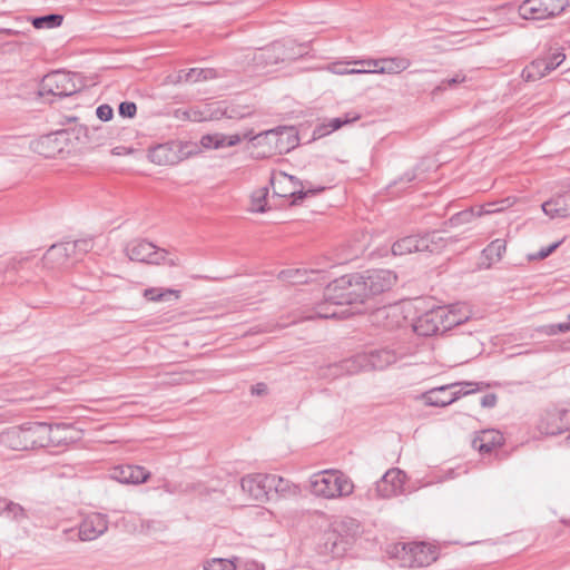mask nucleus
<instances>
[{"mask_svg": "<svg viewBox=\"0 0 570 570\" xmlns=\"http://www.w3.org/2000/svg\"><path fill=\"white\" fill-rule=\"evenodd\" d=\"M396 275L389 269L366 271L336 278L327 285V298L336 303H364L367 298L392 288Z\"/></svg>", "mask_w": 570, "mask_h": 570, "instance_id": "nucleus-1", "label": "nucleus"}, {"mask_svg": "<svg viewBox=\"0 0 570 570\" xmlns=\"http://www.w3.org/2000/svg\"><path fill=\"white\" fill-rule=\"evenodd\" d=\"M68 426L33 422L20 426H11L0 433V445L13 451H27L59 443L58 432Z\"/></svg>", "mask_w": 570, "mask_h": 570, "instance_id": "nucleus-2", "label": "nucleus"}, {"mask_svg": "<svg viewBox=\"0 0 570 570\" xmlns=\"http://www.w3.org/2000/svg\"><path fill=\"white\" fill-rule=\"evenodd\" d=\"M309 489L316 497L337 499L352 494L354 484L352 480L340 470H324L311 476Z\"/></svg>", "mask_w": 570, "mask_h": 570, "instance_id": "nucleus-3", "label": "nucleus"}, {"mask_svg": "<svg viewBox=\"0 0 570 570\" xmlns=\"http://www.w3.org/2000/svg\"><path fill=\"white\" fill-rule=\"evenodd\" d=\"M480 390V383L456 382L438 387H433L421 394L420 399L429 406L444 407L452 404L460 397L469 395Z\"/></svg>", "mask_w": 570, "mask_h": 570, "instance_id": "nucleus-4", "label": "nucleus"}, {"mask_svg": "<svg viewBox=\"0 0 570 570\" xmlns=\"http://www.w3.org/2000/svg\"><path fill=\"white\" fill-rule=\"evenodd\" d=\"M125 253L130 261L160 265L167 264L169 266H178L179 259L168 257V252L159 248L150 242L145 239H135L129 242L125 247Z\"/></svg>", "mask_w": 570, "mask_h": 570, "instance_id": "nucleus-5", "label": "nucleus"}, {"mask_svg": "<svg viewBox=\"0 0 570 570\" xmlns=\"http://www.w3.org/2000/svg\"><path fill=\"white\" fill-rule=\"evenodd\" d=\"M445 246L444 238L439 232L425 235H411L396 240L392 245L393 255H405L417 252L438 253Z\"/></svg>", "mask_w": 570, "mask_h": 570, "instance_id": "nucleus-6", "label": "nucleus"}, {"mask_svg": "<svg viewBox=\"0 0 570 570\" xmlns=\"http://www.w3.org/2000/svg\"><path fill=\"white\" fill-rule=\"evenodd\" d=\"M537 429L546 435H558L570 429V402L566 405H551L539 415Z\"/></svg>", "mask_w": 570, "mask_h": 570, "instance_id": "nucleus-7", "label": "nucleus"}, {"mask_svg": "<svg viewBox=\"0 0 570 570\" xmlns=\"http://www.w3.org/2000/svg\"><path fill=\"white\" fill-rule=\"evenodd\" d=\"M399 355L390 348L373 350L367 353L357 354L346 362L348 372L384 370L395 363Z\"/></svg>", "mask_w": 570, "mask_h": 570, "instance_id": "nucleus-8", "label": "nucleus"}, {"mask_svg": "<svg viewBox=\"0 0 570 570\" xmlns=\"http://www.w3.org/2000/svg\"><path fill=\"white\" fill-rule=\"evenodd\" d=\"M570 0H524L519 7V14L525 20H544L560 14Z\"/></svg>", "mask_w": 570, "mask_h": 570, "instance_id": "nucleus-9", "label": "nucleus"}, {"mask_svg": "<svg viewBox=\"0 0 570 570\" xmlns=\"http://www.w3.org/2000/svg\"><path fill=\"white\" fill-rule=\"evenodd\" d=\"M79 87L73 81V76L65 71H53L43 77L40 85V95L68 97L76 94Z\"/></svg>", "mask_w": 570, "mask_h": 570, "instance_id": "nucleus-10", "label": "nucleus"}, {"mask_svg": "<svg viewBox=\"0 0 570 570\" xmlns=\"http://www.w3.org/2000/svg\"><path fill=\"white\" fill-rule=\"evenodd\" d=\"M301 55V52H294V43L292 41L287 43L276 41L268 47L258 49L254 53L253 61L256 66L267 67L285 60H294Z\"/></svg>", "mask_w": 570, "mask_h": 570, "instance_id": "nucleus-11", "label": "nucleus"}, {"mask_svg": "<svg viewBox=\"0 0 570 570\" xmlns=\"http://www.w3.org/2000/svg\"><path fill=\"white\" fill-rule=\"evenodd\" d=\"M274 194L279 197H292V204L297 205L308 194H314L315 190L297 189L302 185L301 180L295 176L287 175L286 173H278L271 177Z\"/></svg>", "mask_w": 570, "mask_h": 570, "instance_id": "nucleus-12", "label": "nucleus"}, {"mask_svg": "<svg viewBox=\"0 0 570 570\" xmlns=\"http://www.w3.org/2000/svg\"><path fill=\"white\" fill-rule=\"evenodd\" d=\"M402 560L409 567H426L436 560V549L424 542H410L402 546Z\"/></svg>", "mask_w": 570, "mask_h": 570, "instance_id": "nucleus-13", "label": "nucleus"}, {"mask_svg": "<svg viewBox=\"0 0 570 570\" xmlns=\"http://www.w3.org/2000/svg\"><path fill=\"white\" fill-rule=\"evenodd\" d=\"M243 139H248L250 141H255V146L262 145L265 140H268V144H272V139H275V147L278 148V141L282 140L284 135H287V150L291 147H294L297 142V136L294 132V128L289 127H277L275 129H269L262 131L257 135L253 134V130H246L243 134H239Z\"/></svg>", "mask_w": 570, "mask_h": 570, "instance_id": "nucleus-14", "label": "nucleus"}, {"mask_svg": "<svg viewBox=\"0 0 570 570\" xmlns=\"http://www.w3.org/2000/svg\"><path fill=\"white\" fill-rule=\"evenodd\" d=\"M443 313L444 306H438L425 312L415 320L413 324V331L420 336H432L438 333H443Z\"/></svg>", "mask_w": 570, "mask_h": 570, "instance_id": "nucleus-15", "label": "nucleus"}, {"mask_svg": "<svg viewBox=\"0 0 570 570\" xmlns=\"http://www.w3.org/2000/svg\"><path fill=\"white\" fill-rule=\"evenodd\" d=\"M405 478V473L397 468L387 470L376 482L377 495L386 499L402 493Z\"/></svg>", "mask_w": 570, "mask_h": 570, "instance_id": "nucleus-16", "label": "nucleus"}, {"mask_svg": "<svg viewBox=\"0 0 570 570\" xmlns=\"http://www.w3.org/2000/svg\"><path fill=\"white\" fill-rule=\"evenodd\" d=\"M370 321L377 327L393 330L403 325L405 317L399 305L379 307L370 315Z\"/></svg>", "mask_w": 570, "mask_h": 570, "instance_id": "nucleus-17", "label": "nucleus"}, {"mask_svg": "<svg viewBox=\"0 0 570 570\" xmlns=\"http://www.w3.org/2000/svg\"><path fill=\"white\" fill-rule=\"evenodd\" d=\"M108 530V520L105 514H88L79 524V538L81 541H92Z\"/></svg>", "mask_w": 570, "mask_h": 570, "instance_id": "nucleus-18", "label": "nucleus"}, {"mask_svg": "<svg viewBox=\"0 0 570 570\" xmlns=\"http://www.w3.org/2000/svg\"><path fill=\"white\" fill-rule=\"evenodd\" d=\"M73 261L76 257L68 242L51 245L42 258L43 265L50 268L67 267Z\"/></svg>", "mask_w": 570, "mask_h": 570, "instance_id": "nucleus-19", "label": "nucleus"}, {"mask_svg": "<svg viewBox=\"0 0 570 570\" xmlns=\"http://www.w3.org/2000/svg\"><path fill=\"white\" fill-rule=\"evenodd\" d=\"M268 483V474L255 473L244 476L240 481V488L254 500L263 501L271 499Z\"/></svg>", "mask_w": 570, "mask_h": 570, "instance_id": "nucleus-20", "label": "nucleus"}, {"mask_svg": "<svg viewBox=\"0 0 570 570\" xmlns=\"http://www.w3.org/2000/svg\"><path fill=\"white\" fill-rule=\"evenodd\" d=\"M149 476L150 473L139 465H117L110 471V478L124 484H140L146 482Z\"/></svg>", "mask_w": 570, "mask_h": 570, "instance_id": "nucleus-21", "label": "nucleus"}, {"mask_svg": "<svg viewBox=\"0 0 570 570\" xmlns=\"http://www.w3.org/2000/svg\"><path fill=\"white\" fill-rule=\"evenodd\" d=\"M346 542L344 538L336 530H326L318 542V552L328 554L333 558H338L344 554L346 550Z\"/></svg>", "mask_w": 570, "mask_h": 570, "instance_id": "nucleus-22", "label": "nucleus"}, {"mask_svg": "<svg viewBox=\"0 0 570 570\" xmlns=\"http://www.w3.org/2000/svg\"><path fill=\"white\" fill-rule=\"evenodd\" d=\"M148 158L159 166H171L180 161L179 150L174 144H161L149 149Z\"/></svg>", "mask_w": 570, "mask_h": 570, "instance_id": "nucleus-23", "label": "nucleus"}, {"mask_svg": "<svg viewBox=\"0 0 570 570\" xmlns=\"http://www.w3.org/2000/svg\"><path fill=\"white\" fill-rule=\"evenodd\" d=\"M542 210L551 218H564L570 215V189L542 204Z\"/></svg>", "mask_w": 570, "mask_h": 570, "instance_id": "nucleus-24", "label": "nucleus"}, {"mask_svg": "<svg viewBox=\"0 0 570 570\" xmlns=\"http://www.w3.org/2000/svg\"><path fill=\"white\" fill-rule=\"evenodd\" d=\"M503 435L498 430H483L472 441V446L480 453H490L503 444Z\"/></svg>", "mask_w": 570, "mask_h": 570, "instance_id": "nucleus-25", "label": "nucleus"}, {"mask_svg": "<svg viewBox=\"0 0 570 570\" xmlns=\"http://www.w3.org/2000/svg\"><path fill=\"white\" fill-rule=\"evenodd\" d=\"M411 66V60L405 57L380 58V69L372 70L374 73L397 75Z\"/></svg>", "mask_w": 570, "mask_h": 570, "instance_id": "nucleus-26", "label": "nucleus"}, {"mask_svg": "<svg viewBox=\"0 0 570 570\" xmlns=\"http://www.w3.org/2000/svg\"><path fill=\"white\" fill-rule=\"evenodd\" d=\"M242 141V137L239 134L234 135H223V134H213L205 135L200 139V144L205 148L218 149L222 147H232Z\"/></svg>", "mask_w": 570, "mask_h": 570, "instance_id": "nucleus-27", "label": "nucleus"}, {"mask_svg": "<svg viewBox=\"0 0 570 570\" xmlns=\"http://www.w3.org/2000/svg\"><path fill=\"white\" fill-rule=\"evenodd\" d=\"M327 287L324 292V302L320 303L316 308L315 313L313 315H308L305 318H336L341 317L342 313L337 309V306L340 305H351L352 303H336L333 299H328L327 297Z\"/></svg>", "mask_w": 570, "mask_h": 570, "instance_id": "nucleus-28", "label": "nucleus"}, {"mask_svg": "<svg viewBox=\"0 0 570 570\" xmlns=\"http://www.w3.org/2000/svg\"><path fill=\"white\" fill-rule=\"evenodd\" d=\"M268 480L269 497H272L273 493L279 494L282 497L296 494L297 488L293 485L288 480L276 474H268Z\"/></svg>", "mask_w": 570, "mask_h": 570, "instance_id": "nucleus-29", "label": "nucleus"}, {"mask_svg": "<svg viewBox=\"0 0 570 570\" xmlns=\"http://www.w3.org/2000/svg\"><path fill=\"white\" fill-rule=\"evenodd\" d=\"M548 68L544 59L537 58L523 68L521 77L525 81H535L549 73Z\"/></svg>", "mask_w": 570, "mask_h": 570, "instance_id": "nucleus-30", "label": "nucleus"}, {"mask_svg": "<svg viewBox=\"0 0 570 570\" xmlns=\"http://www.w3.org/2000/svg\"><path fill=\"white\" fill-rule=\"evenodd\" d=\"M142 296L150 302L168 301L170 296H174L175 299H179L180 291L161 287H149L144 291Z\"/></svg>", "mask_w": 570, "mask_h": 570, "instance_id": "nucleus-31", "label": "nucleus"}, {"mask_svg": "<svg viewBox=\"0 0 570 570\" xmlns=\"http://www.w3.org/2000/svg\"><path fill=\"white\" fill-rule=\"evenodd\" d=\"M444 317H442V328L443 332L451 330L454 326H458L464 323L468 318V314H462L455 307H446L444 306Z\"/></svg>", "mask_w": 570, "mask_h": 570, "instance_id": "nucleus-32", "label": "nucleus"}, {"mask_svg": "<svg viewBox=\"0 0 570 570\" xmlns=\"http://www.w3.org/2000/svg\"><path fill=\"white\" fill-rule=\"evenodd\" d=\"M62 21L63 16L58 13H50L32 18L31 23L36 29H52L60 27Z\"/></svg>", "mask_w": 570, "mask_h": 570, "instance_id": "nucleus-33", "label": "nucleus"}, {"mask_svg": "<svg viewBox=\"0 0 570 570\" xmlns=\"http://www.w3.org/2000/svg\"><path fill=\"white\" fill-rule=\"evenodd\" d=\"M55 142L56 138L52 135L43 136L36 142V150L43 157L51 158L57 151H61L60 147L52 146Z\"/></svg>", "mask_w": 570, "mask_h": 570, "instance_id": "nucleus-34", "label": "nucleus"}, {"mask_svg": "<svg viewBox=\"0 0 570 570\" xmlns=\"http://www.w3.org/2000/svg\"><path fill=\"white\" fill-rule=\"evenodd\" d=\"M505 242L503 239H494L492 240L484 249L483 255L490 262H498L501 259L503 253L505 252Z\"/></svg>", "mask_w": 570, "mask_h": 570, "instance_id": "nucleus-35", "label": "nucleus"}, {"mask_svg": "<svg viewBox=\"0 0 570 570\" xmlns=\"http://www.w3.org/2000/svg\"><path fill=\"white\" fill-rule=\"evenodd\" d=\"M216 77V71L210 68L200 69V68H191L186 73H184L185 82H197L202 80H208Z\"/></svg>", "mask_w": 570, "mask_h": 570, "instance_id": "nucleus-36", "label": "nucleus"}, {"mask_svg": "<svg viewBox=\"0 0 570 570\" xmlns=\"http://www.w3.org/2000/svg\"><path fill=\"white\" fill-rule=\"evenodd\" d=\"M267 196H268V188L262 187L255 190L252 194V206L250 210L254 213H264L266 212V205H267Z\"/></svg>", "mask_w": 570, "mask_h": 570, "instance_id": "nucleus-37", "label": "nucleus"}, {"mask_svg": "<svg viewBox=\"0 0 570 570\" xmlns=\"http://www.w3.org/2000/svg\"><path fill=\"white\" fill-rule=\"evenodd\" d=\"M205 570H236V566L228 559H212L205 562Z\"/></svg>", "mask_w": 570, "mask_h": 570, "instance_id": "nucleus-38", "label": "nucleus"}, {"mask_svg": "<svg viewBox=\"0 0 570 570\" xmlns=\"http://www.w3.org/2000/svg\"><path fill=\"white\" fill-rule=\"evenodd\" d=\"M68 243L70 246H72V253H73L76 259H78L79 255L86 254V253L90 252L92 248V239H90V238H83V239H78V240L68 242Z\"/></svg>", "mask_w": 570, "mask_h": 570, "instance_id": "nucleus-39", "label": "nucleus"}, {"mask_svg": "<svg viewBox=\"0 0 570 570\" xmlns=\"http://www.w3.org/2000/svg\"><path fill=\"white\" fill-rule=\"evenodd\" d=\"M4 513L13 520L26 518L24 509L19 503L12 501H7Z\"/></svg>", "mask_w": 570, "mask_h": 570, "instance_id": "nucleus-40", "label": "nucleus"}, {"mask_svg": "<svg viewBox=\"0 0 570 570\" xmlns=\"http://www.w3.org/2000/svg\"><path fill=\"white\" fill-rule=\"evenodd\" d=\"M473 218H474L473 210L472 209H465V210H462L460 213L454 214L450 218L449 223L452 226H459V225H462V224L470 223Z\"/></svg>", "mask_w": 570, "mask_h": 570, "instance_id": "nucleus-41", "label": "nucleus"}, {"mask_svg": "<svg viewBox=\"0 0 570 570\" xmlns=\"http://www.w3.org/2000/svg\"><path fill=\"white\" fill-rule=\"evenodd\" d=\"M357 119H358L357 115H355L351 118L347 115H345L344 117L332 118V119H330V121L327 124V127H330L328 132L335 131V130L340 129L341 127H343L344 125L355 121Z\"/></svg>", "mask_w": 570, "mask_h": 570, "instance_id": "nucleus-42", "label": "nucleus"}, {"mask_svg": "<svg viewBox=\"0 0 570 570\" xmlns=\"http://www.w3.org/2000/svg\"><path fill=\"white\" fill-rule=\"evenodd\" d=\"M542 59L546 60L547 67H549L548 71L551 72L563 62L566 55L562 52H554L548 57H543Z\"/></svg>", "mask_w": 570, "mask_h": 570, "instance_id": "nucleus-43", "label": "nucleus"}, {"mask_svg": "<svg viewBox=\"0 0 570 570\" xmlns=\"http://www.w3.org/2000/svg\"><path fill=\"white\" fill-rule=\"evenodd\" d=\"M570 332V314L567 317L566 322L551 324L546 327V334L556 335L558 333Z\"/></svg>", "mask_w": 570, "mask_h": 570, "instance_id": "nucleus-44", "label": "nucleus"}, {"mask_svg": "<svg viewBox=\"0 0 570 570\" xmlns=\"http://www.w3.org/2000/svg\"><path fill=\"white\" fill-rule=\"evenodd\" d=\"M118 111L120 116L131 118L136 115L137 106L131 101H122L119 105Z\"/></svg>", "mask_w": 570, "mask_h": 570, "instance_id": "nucleus-45", "label": "nucleus"}, {"mask_svg": "<svg viewBox=\"0 0 570 570\" xmlns=\"http://www.w3.org/2000/svg\"><path fill=\"white\" fill-rule=\"evenodd\" d=\"M563 240H558L547 247H542L537 254L532 255L531 258L534 259H544L549 255H551L561 244Z\"/></svg>", "mask_w": 570, "mask_h": 570, "instance_id": "nucleus-46", "label": "nucleus"}, {"mask_svg": "<svg viewBox=\"0 0 570 570\" xmlns=\"http://www.w3.org/2000/svg\"><path fill=\"white\" fill-rule=\"evenodd\" d=\"M29 263V257L24 256L21 258H12L8 264V272H20L24 268V265Z\"/></svg>", "mask_w": 570, "mask_h": 570, "instance_id": "nucleus-47", "label": "nucleus"}, {"mask_svg": "<svg viewBox=\"0 0 570 570\" xmlns=\"http://www.w3.org/2000/svg\"><path fill=\"white\" fill-rule=\"evenodd\" d=\"M465 80V76L462 75V73H456L455 76H453L452 78H449L446 80H443L439 86H438V89L440 90H443V89H446L448 87H453L455 85H459V83H462L464 82Z\"/></svg>", "mask_w": 570, "mask_h": 570, "instance_id": "nucleus-48", "label": "nucleus"}, {"mask_svg": "<svg viewBox=\"0 0 570 570\" xmlns=\"http://www.w3.org/2000/svg\"><path fill=\"white\" fill-rule=\"evenodd\" d=\"M97 117L102 121H108L112 118L114 111L109 105H100L96 110Z\"/></svg>", "mask_w": 570, "mask_h": 570, "instance_id": "nucleus-49", "label": "nucleus"}, {"mask_svg": "<svg viewBox=\"0 0 570 570\" xmlns=\"http://www.w3.org/2000/svg\"><path fill=\"white\" fill-rule=\"evenodd\" d=\"M354 65H360L364 70H376L380 69V59H366V60H357L353 62Z\"/></svg>", "mask_w": 570, "mask_h": 570, "instance_id": "nucleus-50", "label": "nucleus"}, {"mask_svg": "<svg viewBox=\"0 0 570 570\" xmlns=\"http://www.w3.org/2000/svg\"><path fill=\"white\" fill-rule=\"evenodd\" d=\"M267 392H268V387L264 382L256 383L250 389L252 395H256V396L266 395Z\"/></svg>", "mask_w": 570, "mask_h": 570, "instance_id": "nucleus-51", "label": "nucleus"}, {"mask_svg": "<svg viewBox=\"0 0 570 570\" xmlns=\"http://www.w3.org/2000/svg\"><path fill=\"white\" fill-rule=\"evenodd\" d=\"M497 395L494 393H489L482 396L481 405L483 407H493L497 404Z\"/></svg>", "mask_w": 570, "mask_h": 570, "instance_id": "nucleus-52", "label": "nucleus"}, {"mask_svg": "<svg viewBox=\"0 0 570 570\" xmlns=\"http://www.w3.org/2000/svg\"><path fill=\"white\" fill-rule=\"evenodd\" d=\"M335 72L338 73V75L374 73L373 71L364 70L363 68L362 69H350V70H346V71H335Z\"/></svg>", "mask_w": 570, "mask_h": 570, "instance_id": "nucleus-53", "label": "nucleus"}, {"mask_svg": "<svg viewBox=\"0 0 570 570\" xmlns=\"http://www.w3.org/2000/svg\"><path fill=\"white\" fill-rule=\"evenodd\" d=\"M187 71H184V70H180L177 75V79L175 80V82H185L184 81V73H186Z\"/></svg>", "mask_w": 570, "mask_h": 570, "instance_id": "nucleus-54", "label": "nucleus"}, {"mask_svg": "<svg viewBox=\"0 0 570 570\" xmlns=\"http://www.w3.org/2000/svg\"><path fill=\"white\" fill-rule=\"evenodd\" d=\"M277 190H279L281 193H289L291 188H286L285 185H277Z\"/></svg>", "mask_w": 570, "mask_h": 570, "instance_id": "nucleus-55", "label": "nucleus"}, {"mask_svg": "<svg viewBox=\"0 0 570 570\" xmlns=\"http://www.w3.org/2000/svg\"><path fill=\"white\" fill-rule=\"evenodd\" d=\"M7 501H8L7 499L0 498V511L1 512H4Z\"/></svg>", "mask_w": 570, "mask_h": 570, "instance_id": "nucleus-56", "label": "nucleus"}, {"mask_svg": "<svg viewBox=\"0 0 570 570\" xmlns=\"http://www.w3.org/2000/svg\"><path fill=\"white\" fill-rule=\"evenodd\" d=\"M151 524H153V522H151V521H146V522H142V523H141V527H142V528H146V530H149V529L151 528Z\"/></svg>", "mask_w": 570, "mask_h": 570, "instance_id": "nucleus-57", "label": "nucleus"}, {"mask_svg": "<svg viewBox=\"0 0 570 570\" xmlns=\"http://www.w3.org/2000/svg\"><path fill=\"white\" fill-rule=\"evenodd\" d=\"M566 441H567V443L570 444V434L567 436Z\"/></svg>", "mask_w": 570, "mask_h": 570, "instance_id": "nucleus-58", "label": "nucleus"}, {"mask_svg": "<svg viewBox=\"0 0 570 570\" xmlns=\"http://www.w3.org/2000/svg\"><path fill=\"white\" fill-rule=\"evenodd\" d=\"M285 274H286L285 272H281L279 276H281V277H284V276H285Z\"/></svg>", "mask_w": 570, "mask_h": 570, "instance_id": "nucleus-59", "label": "nucleus"}, {"mask_svg": "<svg viewBox=\"0 0 570 570\" xmlns=\"http://www.w3.org/2000/svg\"><path fill=\"white\" fill-rule=\"evenodd\" d=\"M347 69H344V68H341V69H337L336 71H346Z\"/></svg>", "mask_w": 570, "mask_h": 570, "instance_id": "nucleus-60", "label": "nucleus"}]
</instances>
